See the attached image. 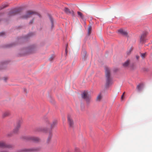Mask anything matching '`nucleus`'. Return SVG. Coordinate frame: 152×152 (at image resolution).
<instances>
[{
	"mask_svg": "<svg viewBox=\"0 0 152 152\" xmlns=\"http://www.w3.org/2000/svg\"><path fill=\"white\" fill-rule=\"evenodd\" d=\"M14 148V146L13 145L10 144H7L5 143V148H8L10 149H13Z\"/></svg>",
	"mask_w": 152,
	"mask_h": 152,
	"instance_id": "12",
	"label": "nucleus"
},
{
	"mask_svg": "<svg viewBox=\"0 0 152 152\" xmlns=\"http://www.w3.org/2000/svg\"><path fill=\"white\" fill-rule=\"evenodd\" d=\"M21 122L19 121L16 124V125L13 130V132L14 133H16L18 132L19 129L20 128Z\"/></svg>",
	"mask_w": 152,
	"mask_h": 152,
	"instance_id": "6",
	"label": "nucleus"
},
{
	"mask_svg": "<svg viewBox=\"0 0 152 152\" xmlns=\"http://www.w3.org/2000/svg\"><path fill=\"white\" fill-rule=\"evenodd\" d=\"M31 51L30 52V53H34V51H32V50H31Z\"/></svg>",
	"mask_w": 152,
	"mask_h": 152,
	"instance_id": "34",
	"label": "nucleus"
},
{
	"mask_svg": "<svg viewBox=\"0 0 152 152\" xmlns=\"http://www.w3.org/2000/svg\"><path fill=\"white\" fill-rule=\"evenodd\" d=\"M50 19L51 22L52 23V25L53 26V18L51 17H50Z\"/></svg>",
	"mask_w": 152,
	"mask_h": 152,
	"instance_id": "26",
	"label": "nucleus"
},
{
	"mask_svg": "<svg viewBox=\"0 0 152 152\" xmlns=\"http://www.w3.org/2000/svg\"><path fill=\"white\" fill-rule=\"evenodd\" d=\"M102 98L101 95L100 94L98 95L97 97L96 100L98 101H100Z\"/></svg>",
	"mask_w": 152,
	"mask_h": 152,
	"instance_id": "20",
	"label": "nucleus"
},
{
	"mask_svg": "<svg viewBox=\"0 0 152 152\" xmlns=\"http://www.w3.org/2000/svg\"><path fill=\"white\" fill-rule=\"evenodd\" d=\"M8 78L7 77H5L4 78V81H6V80Z\"/></svg>",
	"mask_w": 152,
	"mask_h": 152,
	"instance_id": "32",
	"label": "nucleus"
},
{
	"mask_svg": "<svg viewBox=\"0 0 152 152\" xmlns=\"http://www.w3.org/2000/svg\"><path fill=\"white\" fill-rule=\"evenodd\" d=\"M5 142L4 141H0V148H5Z\"/></svg>",
	"mask_w": 152,
	"mask_h": 152,
	"instance_id": "14",
	"label": "nucleus"
},
{
	"mask_svg": "<svg viewBox=\"0 0 152 152\" xmlns=\"http://www.w3.org/2000/svg\"><path fill=\"white\" fill-rule=\"evenodd\" d=\"M125 93V92H124L123 93V94L121 96V100H122L124 98V95Z\"/></svg>",
	"mask_w": 152,
	"mask_h": 152,
	"instance_id": "27",
	"label": "nucleus"
},
{
	"mask_svg": "<svg viewBox=\"0 0 152 152\" xmlns=\"http://www.w3.org/2000/svg\"><path fill=\"white\" fill-rule=\"evenodd\" d=\"M137 89L139 91H140L141 90V87L140 85H139L137 86Z\"/></svg>",
	"mask_w": 152,
	"mask_h": 152,
	"instance_id": "22",
	"label": "nucleus"
},
{
	"mask_svg": "<svg viewBox=\"0 0 152 152\" xmlns=\"http://www.w3.org/2000/svg\"><path fill=\"white\" fill-rule=\"evenodd\" d=\"M136 58L137 60H138L139 58V56H136Z\"/></svg>",
	"mask_w": 152,
	"mask_h": 152,
	"instance_id": "31",
	"label": "nucleus"
},
{
	"mask_svg": "<svg viewBox=\"0 0 152 152\" xmlns=\"http://www.w3.org/2000/svg\"><path fill=\"white\" fill-rule=\"evenodd\" d=\"M37 15L39 17H40L39 14L32 11L29 10L26 12V14L23 16V18H25L30 17L33 15Z\"/></svg>",
	"mask_w": 152,
	"mask_h": 152,
	"instance_id": "3",
	"label": "nucleus"
},
{
	"mask_svg": "<svg viewBox=\"0 0 152 152\" xmlns=\"http://www.w3.org/2000/svg\"><path fill=\"white\" fill-rule=\"evenodd\" d=\"M77 13L78 15H79L82 18H83V16L81 12H78Z\"/></svg>",
	"mask_w": 152,
	"mask_h": 152,
	"instance_id": "21",
	"label": "nucleus"
},
{
	"mask_svg": "<svg viewBox=\"0 0 152 152\" xmlns=\"http://www.w3.org/2000/svg\"><path fill=\"white\" fill-rule=\"evenodd\" d=\"M33 20H31L30 22V23H33Z\"/></svg>",
	"mask_w": 152,
	"mask_h": 152,
	"instance_id": "33",
	"label": "nucleus"
},
{
	"mask_svg": "<svg viewBox=\"0 0 152 152\" xmlns=\"http://www.w3.org/2000/svg\"><path fill=\"white\" fill-rule=\"evenodd\" d=\"M86 51H83L82 52V56H83V58H85L86 56Z\"/></svg>",
	"mask_w": 152,
	"mask_h": 152,
	"instance_id": "19",
	"label": "nucleus"
},
{
	"mask_svg": "<svg viewBox=\"0 0 152 152\" xmlns=\"http://www.w3.org/2000/svg\"><path fill=\"white\" fill-rule=\"evenodd\" d=\"M92 29V27L91 26H89L88 29V35H90L91 33V32Z\"/></svg>",
	"mask_w": 152,
	"mask_h": 152,
	"instance_id": "17",
	"label": "nucleus"
},
{
	"mask_svg": "<svg viewBox=\"0 0 152 152\" xmlns=\"http://www.w3.org/2000/svg\"><path fill=\"white\" fill-rule=\"evenodd\" d=\"M141 56L142 58H144L146 56V53H143L141 54Z\"/></svg>",
	"mask_w": 152,
	"mask_h": 152,
	"instance_id": "25",
	"label": "nucleus"
},
{
	"mask_svg": "<svg viewBox=\"0 0 152 152\" xmlns=\"http://www.w3.org/2000/svg\"><path fill=\"white\" fill-rule=\"evenodd\" d=\"M118 32L124 36L127 37L128 36L127 32L123 29H121L119 30Z\"/></svg>",
	"mask_w": 152,
	"mask_h": 152,
	"instance_id": "9",
	"label": "nucleus"
},
{
	"mask_svg": "<svg viewBox=\"0 0 152 152\" xmlns=\"http://www.w3.org/2000/svg\"><path fill=\"white\" fill-rule=\"evenodd\" d=\"M39 150L37 148H22L18 150L17 152H36Z\"/></svg>",
	"mask_w": 152,
	"mask_h": 152,
	"instance_id": "2",
	"label": "nucleus"
},
{
	"mask_svg": "<svg viewBox=\"0 0 152 152\" xmlns=\"http://www.w3.org/2000/svg\"><path fill=\"white\" fill-rule=\"evenodd\" d=\"M25 139L27 140H31L34 142L38 141L39 140V139L38 137L33 136L25 137Z\"/></svg>",
	"mask_w": 152,
	"mask_h": 152,
	"instance_id": "7",
	"label": "nucleus"
},
{
	"mask_svg": "<svg viewBox=\"0 0 152 152\" xmlns=\"http://www.w3.org/2000/svg\"><path fill=\"white\" fill-rule=\"evenodd\" d=\"M7 6V5H6V4L2 5L0 7V8H1L0 9H4V8H5V7H6Z\"/></svg>",
	"mask_w": 152,
	"mask_h": 152,
	"instance_id": "23",
	"label": "nucleus"
},
{
	"mask_svg": "<svg viewBox=\"0 0 152 152\" xmlns=\"http://www.w3.org/2000/svg\"><path fill=\"white\" fill-rule=\"evenodd\" d=\"M148 34L147 31L143 32L141 34L140 39V42L141 43H144L146 42V37Z\"/></svg>",
	"mask_w": 152,
	"mask_h": 152,
	"instance_id": "4",
	"label": "nucleus"
},
{
	"mask_svg": "<svg viewBox=\"0 0 152 152\" xmlns=\"http://www.w3.org/2000/svg\"><path fill=\"white\" fill-rule=\"evenodd\" d=\"M0 152H8V151L6 150H3L0 151Z\"/></svg>",
	"mask_w": 152,
	"mask_h": 152,
	"instance_id": "30",
	"label": "nucleus"
},
{
	"mask_svg": "<svg viewBox=\"0 0 152 152\" xmlns=\"http://www.w3.org/2000/svg\"><path fill=\"white\" fill-rule=\"evenodd\" d=\"M67 119L69 126L70 127H72L74 125V122L72 119L71 115H68Z\"/></svg>",
	"mask_w": 152,
	"mask_h": 152,
	"instance_id": "8",
	"label": "nucleus"
},
{
	"mask_svg": "<svg viewBox=\"0 0 152 152\" xmlns=\"http://www.w3.org/2000/svg\"><path fill=\"white\" fill-rule=\"evenodd\" d=\"M129 63L130 61L127 60L123 64V65L124 67H126L129 66Z\"/></svg>",
	"mask_w": 152,
	"mask_h": 152,
	"instance_id": "13",
	"label": "nucleus"
},
{
	"mask_svg": "<svg viewBox=\"0 0 152 152\" xmlns=\"http://www.w3.org/2000/svg\"><path fill=\"white\" fill-rule=\"evenodd\" d=\"M133 49L132 48H130L127 51V54L128 55H129L131 53L132 51V50Z\"/></svg>",
	"mask_w": 152,
	"mask_h": 152,
	"instance_id": "18",
	"label": "nucleus"
},
{
	"mask_svg": "<svg viewBox=\"0 0 152 152\" xmlns=\"http://www.w3.org/2000/svg\"><path fill=\"white\" fill-rule=\"evenodd\" d=\"M18 11H15L14 12H13L12 13H10V15H14L17 13H18Z\"/></svg>",
	"mask_w": 152,
	"mask_h": 152,
	"instance_id": "24",
	"label": "nucleus"
},
{
	"mask_svg": "<svg viewBox=\"0 0 152 152\" xmlns=\"http://www.w3.org/2000/svg\"><path fill=\"white\" fill-rule=\"evenodd\" d=\"M10 115V113L9 111H6L3 114V117H4Z\"/></svg>",
	"mask_w": 152,
	"mask_h": 152,
	"instance_id": "16",
	"label": "nucleus"
},
{
	"mask_svg": "<svg viewBox=\"0 0 152 152\" xmlns=\"http://www.w3.org/2000/svg\"><path fill=\"white\" fill-rule=\"evenodd\" d=\"M57 121L56 120L53 121V123L51 124V128L53 129L55 127L57 124Z\"/></svg>",
	"mask_w": 152,
	"mask_h": 152,
	"instance_id": "15",
	"label": "nucleus"
},
{
	"mask_svg": "<svg viewBox=\"0 0 152 152\" xmlns=\"http://www.w3.org/2000/svg\"><path fill=\"white\" fill-rule=\"evenodd\" d=\"M48 137L47 139V142H49L52 136V131L51 130H49L48 132Z\"/></svg>",
	"mask_w": 152,
	"mask_h": 152,
	"instance_id": "10",
	"label": "nucleus"
},
{
	"mask_svg": "<svg viewBox=\"0 0 152 152\" xmlns=\"http://www.w3.org/2000/svg\"><path fill=\"white\" fill-rule=\"evenodd\" d=\"M53 58L54 57L53 56H52L49 58V60L50 61H51L53 59Z\"/></svg>",
	"mask_w": 152,
	"mask_h": 152,
	"instance_id": "28",
	"label": "nucleus"
},
{
	"mask_svg": "<svg viewBox=\"0 0 152 152\" xmlns=\"http://www.w3.org/2000/svg\"><path fill=\"white\" fill-rule=\"evenodd\" d=\"M67 53V49H66V54Z\"/></svg>",
	"mask_w": 152,
	"mask_h": 152,
	"instance_id": "35",
	"label": "nucleus"
},
{
	"mask_svg": "<svg viewBox=\"0 0 152 152\" xmlns=\"http://www.w3.org/2000/svg\"><path fill=\"white\" fill-rule=\"evenodd\" d=\"M82 96L88 102H89L91 98V96L88 94L87 92L86 91H84L83 93Z\"/></svg>",
	"mask_w": 152,
	"mask_h": 152,
	"instance_id": "5",
	"label": "nucleus"
},
{
	"mask_svg": "<svg viewBox=\"0 0 152 152\" xmlns=\"http://www.w3.org/2000/svg\"><path fill=\"white\" fill-rule=\"evenodd\" d=\"M105 75L106 78V87H108L112 84V80L110 77V70L108 68H106Z\"/></svg>",
	"mask_w": 152,
	"mask_h": 152,
	"instance_id": "1",
	"label": "nucleus"
},
{
	"mask_svg": "<svg viewBox=\"0 0 152 152\" xmlns=\"http://www.w3.org/2000/svg\"><path fill=\"white\" fill-rule=\"evenodd\" d=\"M64 10L66 13L68 14H72L73 15H74V12L72 10L70 11L69 9L67 8H65Z\"/></svg>",
	"mask_w": 152,
	"mask_h": 152,
	"instance_id": "11",
	"label": "nucleus"
},
{
	"mask_svg": "<svg viewBox=\"0 0 152 152\" xmlns=\"http://www.w3.org/2000/svg\"><path fill=\"white\" fill-rule=\"evenodd\" d=\"M5 34V33L4 32H2L0 33V36H3Z\"/></svg>",
	"mask_w": 152,
	"mask_h": 152,
	"instance_id": "29",
	"label": "nucleus"
}]
</instances>
